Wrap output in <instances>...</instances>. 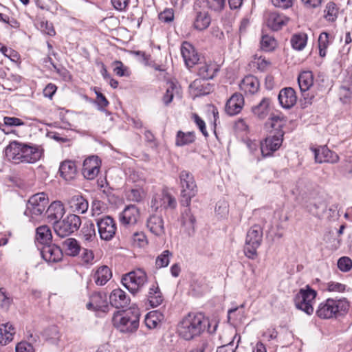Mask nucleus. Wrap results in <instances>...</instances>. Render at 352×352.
Returning <instances> with one entry per match:
<instances>
[{
  "instance_id": "obj_1",
  "label": "nucleus",
  "mask_w": 352,
  "mask_h": 352,
  "mask_svg": "<svg viewBox=\"0 0 352 352\" xmlns=\"http://www.w3.org/2000/svg\"><path fill=\"white\" fill-rule=\"evenodd\" d=\"M41 146L16 140L10 142L5 148L7 159L15 164H34L43 155Z\"/></svg>"
},
{
  "instance_id": "obj_2",
  "label": "nucleus",
  "mask_w": 352,
  "mask_h": 352,
  "mask_svg": "<svg viewBox=\"0 0 352 352\" xmlns=\"http://www.w3.org/2000/svg\"><path fill=\"white\" fill-rule=\"evenodd\" d=\"M179 179L181 184L180 204L182 206L186 207L182 215V223L184 226L188 227L192 231L195 230V224L196 219L192 214L189 206L191 199L196 196L197 188L194 179V177L188 170H182L179 173Z\"/></svg>"
},
{
  "instance_id": "obj_3",
  "label": "nucleus",
  "mask_w": 352,
  "mask_h": 352,
  "mask_svg": "<svg viewBox=\"0 0 352 352\" xmlns=\"http://www.w3.org/2000/svg\"><path fill=\"white\" fill-rule=\"evenodd\" d=\"M217 324L210 329V320L202 313H189L178 325L179 336L185 340H191L207 330L210 333H214Z\"/></svg>"
},
{
  "instance_id": "obj_4",
  "label": "nucleus",
  "mask_w": 352,
  "mask_h": 352,
  "mask_svg": "<svg viewBox=\"0 0 352 352\" xmlns=\"http://www.w3.org/2000/svg\"><path fill=\"white\" fill-rule=\"evenodd\" d=\"M269 120L273 131L271 132L272 135L260 142V150L263 157L270 156L281 146L285 134L283 129L286 125L287 118L280 115H272Z\"/></svg>"
},
{
  "instance_id": "obj_5",
  "label": "nucleus",
  "mask_w": 352,
  "mask_h": 352,
  "mask_svg": "<svg viewBox=\"0 0 352 352\" xmlns=\"http://www.w3.org/2000/svg\"><path fill=\"white\" fill-rule=\"evenodd\" d=\"M140 313L137 307L117 311L112 318L113 326L122 333H133L139 327Z\"/></svg>"
},
{
  "instance_id": "obj_6",
  "label": "nucleus",
  "mask_w": 352,
  "mask_h": 352,
  "mask_svg": "<svg viewBox=\"0 0 352 352\" xmlns=\"http://www.w3.org/2000/svg\"><path fill=\"white\" fill-rule=\"evenodd\" d=\"M349 307V302L345 298H329L319 304L316 314L321 319L337 318L344 316L348 312Z\"/></svg>"
},
{
  "instance_id": "obj_7",
  "label": "nucleus",
  "mask_w": 352,
  "mask_h": 352,
  "mask_svg": "<svg viewBox=\"0 0 352 352\" xmlns=\"http://www.w3.org/2000/svg\"><path fill=\"white\" fill-rule=\"evenodd\" d=\"M317 294V292L309 285L300 289L294 298L296 307L307 315H311L314 313L313 302L315 300Z\"/></svg>"
},
{
  "instance_id": "obj_8",
  "label": "nucleus",
  "mask_w": 352,
  "mask_h": 352,
  "mask_svg": "<svg viewBox=\"0 0 352 352\" xmlns=\"http://www.w3.org/2000/svg\"><path fill=\"white\" fill-rule=\"evenodd\" d=\"M263 238V230L258 226L254 225L248 231L244 246L245 255L250 258L254 259L257 256V249L261 245Z\"/></svg>"
},
{
  "instance_id": "obj_9",
  "label": "nucleus",
  "mask_w": 352,
  "mask_h": 352,
  "mask_svg": "<svg viewBox=\"0 0 352 352\" xmlns=\"http://www.w3.org/2000/svg\"><path fill=\"white\" fill-rule=\"evenodd\" d=\"M80 225L81 219L75 214H69L63 220L53 223L54 232L61 238L68 236L77 231Z\"/></svg>"
},
{
  "instance_id": "obj_10",
  "label": "nucleus",
  "mask_w": 352,
  "mask_h": 352,
  "mask_svg": "<svg viewBox=\"0 0 352 352\" xmlns=\"http://www.w3.org/2000/svg\"><path fill=\"white\" fill-rule=\"evenodd\" d=\"M121 282L129 292L135 295L147 282V275L142 269L138 268L123 275Z\"/></svg>"
},
{
  "instance_id": "obj_11",
  "label": "nucleus",
  "mask_w": 352,
  "mask_h": 352,
  "mask_svg": "<svg viewBox=\"0 0 352 352\" xmlns=\"http://www.w3.org/2000/svg\"><path fill=\"white\" fill-rule=\"evenodd\" d=\"M48 203V197L45 192L36 193L28 199L24 214L27 216H40L45 210Z\"/></svg>"
},
{
  "instance_id": "obj_12",
  "label": "nucleus",
  "mask_w": 352,
  "mask_h": 352,
  "mask_svg": "<svg viewBox=\"0 0 352 352\" xmlns=\"http://www.w3.org/2000/svg\"><path fill=\"white\" fill-rule=\"evenodd\" d=\"M98 234L102 240H111L116 232L117 226L115 220L109 215H104L95 219Z\"/></svg>"
},
{
  "instance_id": "obj_13",
  "label": "nucleus",
  "mask_w": 352,
  "mask_h": 352,
  "mask_svg": "<svg viewBox=\"0 0 352 352\" xmlns=\"http://www.w3.org/2000/svg\"><path fill=\"white\" fill-rule=\"evenodd\" d=\"M193 12L195 13L193 28L199 31L207 29L211 23V17L208 12L200 5L196 6V1L193 5Z\"/></svg>"
},
{
  "instance_id": "obj_14",
  "label": "nucleus",
  "mask_w": 352,
  "mask_h": 352,
  "mask_svg": "<svg viewBox=\"0 0 352 352\" xmlns=\"http://www.w3.org/2000/svg\"><path fill=\"white\" fill-rule=\"evenodd\" d=\"M42 258L48 263H57L62 260L63 254L61 248L50 243L41 248Z\"/></svg>"
},
{
  "instance_id": "obj_15",
  "label": "nucleus",
  "mask_w": 352,
  "mask_h": 352,
  "mask_svg": "<svg viewBox=\"0 0 352 352\" xmlns=\"http://www.w3.org/2000/svg\"><path fill=\"white\" fill-rule=\"evenodd\" d=\"M181 54L187 67H192L198 63L199 56L194 46L188 41H184L181 46Z\"/></svg>"
},
{
  "instance_id": "obj_16",
  "label": "nucleus",
  "mask_w": 352,
  "mask_h": 352,
  "mask_svg": "<svg viewBox=\"0 0 352 352\" xmlns=\"http://www.w3.org/2000/svg\"><path fill=\"white\" fill-rule=\"evenodd\" d=\"M280 105L286 109L294 107L297 101V96L295 90L292 87L282 89L278 96Z\"/></svg>"
},
{
  "instance_id": "obj_17",
  "label": "nucleus",
  "mask_w": 352,
  "mask_h": 352,
  "mask_svg": "<svg viewBox=\"0 0 352 352\" xmlns=\"http://www.w3.org/2000/svg\"><path fill=\"white\" fill-rule=\"evenodd\" d=\"M315 161L317 163H336L339 160L338 154L329 150L326 146L314 150Z\"/></svg>"
},
{
  "instance_id": "obj_18",
  "label": "nucleus",
  "mask_w": 352,
  "mask_h": 352,
  "mask_svg": "<svg viewBox=\"0 0 352 352\" xmlns=\"http://www.w3.org/2000/svg\"><path fill=\"white\" fill-rule=\"evenodd\" d=\"M109 302L112 307L116 309L126 307L131 302L130 297L120 288L113 289L109 295Z\"/></svg>"
},
{
  "instance_id": "obj_19",
  "label": "nucleus",
  "mask_w": 352,
  "mask_h": 352,
  "mask_svg": "<svg viewBox=\"0 0 352 352\" xmlns=\"http://www.w3.org/2000/svg\"><path fill=\"white\" fill-rule=\"evenodd\" d=\"M244 105V98L241 94L235 93L226 104V112L230 116L239 113Z\"/></svg>"
},
{
  "instance_id": "obj_20",
  "label": "nucleus",
  "mask_w": 352,
  "mask_h": 352,
  "mask_svg": "<svg viewBox=\"0 0 352 352\" xmlns=\"http://www.w3.org/2000/svg\"><path fill=\"white\" fill-rule=\"evenodd\" d=\"M99 170L100 166L97 158L91 157L84 161L82 172L87 179H94L98 175Z\"/></svg>"
},
{
  "instance_id": "obj_21",
  "label": "nucleus",
  "mask_w": 352,
  "mask_h": 352,
  "mask_svg": "<svg viewBox=\"0 0 352 352\" xmlns=\"http://www.w3.org/2000/svg\"><path fill=\"white\" fill-rule=\"evenodd\" d=\"M140 212L138 208L135 205H129L125 207L124 210L120 214V221L122 224H135L139 217Z\"/></svg>"
},
{
  "instance_id": "obj_22",
  "label": "nucleus",
  "mask_w": 352,
  "mask_h": 352,
  "mask_svg": "<svg viewBox=\"0 0 352 352\" xmlns=\"http://www.w3.org/2000/svg\"><path fill=\"white\" fill-rule=\"evenodd\" d=\"M65 208L60 201L52 202L47 208L45 213L49 221H59L65 214Z\"/></svg>"
},
{
  "instance_id": "obj_23",
  "label": "nucleus",
  "mask_w": 352,
  "mask_h": 352,
  "mask_svg": "<svg viewBox=\"0 0 352 352\" xmlns=\"http://www.w3.org/2000/svg\"><path fill=\"white\" fill-rule=\"evenodd\" d=\"M146 226L150 232L156 236H161L165 232L164 220L161 216L151 215L147 219Z\"/></svg>"
},
{
  "instance_id": "obj_24",
  "label": "nucleus",
  "mask_w": 352,
  "mask_h": 352,
  "mask_svg": "<svg viewBox=\"0 0 352 352\" xmlns=\"http://www.w3.org/2000/svg\"><path fill=\"white\" fill-rule=\"evenodd\" d=\"M68 204L74 212L79 214L85 213L89 208L87 200L80 195L72 197L68 201Z\"/></svg>"
},
{
  "instance_id": "obj_25",
  "label": "nucleus",
  "mask_w": 352,
  "mask_h": 352,
  "mask_svg": "<svg viewBox=\"0 0 352 352\" xmlns=\"http://www.w3.org/2000/svg\"><path fill=\"white\" fill-rule=\"evenodd\" d=\"M241 90L245 93L250 94H256L260 87L258 79L252 75L246 76L241 82L239 85Z\"/></svg>"
},
{
  "instance_id": "obj_26",
  "label": "nucleus",
  "mask_w": 352,
  "mask_h": 352,
  "mask_svg": "<svg viewBox=\"0 0 352 352\" xmlns=\"http://www.w3.org/2000/svg\"><path fill=\"white\" fill-rule=\"evenodd\" d=\"M146 300L152 308L157 307L162 303L164 296L157 283L149 288Z\"/></svg>"
},
{
  "instance_id": "obj_27",
  "label": "nucleus",
  "mask_w": 352,
  "mask_h": 352,
  "mask_svg": "<svg viewBox=\"0 0 352 352\" xmlns=\"http://www.w3.org/2000/svg\"><path fill=\"white\" fill-rule=\"evenodd\" d=\"M60 176L67 181L73 179L77 173V168L74 162L66 160L63 162L59 167Z\"/></svg>"
},
{
  "instance_id": "obj_28",
  "label": "nucleus",
  "mask_w": 352,
  "mask_h": 352,
  "mask_svg": "<svg viewBox=\"0 0 352 352\" xmlns=\"http://www.w3.org/2000/svg\"><path fill=\"white\" fill-rule=\"evenodd\" d=\"M93 303L95 305V311L107 313L109 306L107 302V295L105 293L96 292L91 296Z\"/></svg>"
},
{
  "instance_id": "obj_29",
  "label": "nucleus",
  "mask_w": 352,
  "mask_h": 352,
  "mask_svg": "<svg viewBox=\"0 0 352 352\" xmlns=\"http://www.w3.org/2000/svg\"><path fill=\"white\" fill-rule=\"evenodd\" d=\"M36 241L45 246L52 242V234L51 230L47 226H41L36 229Z\"/></svg>"
},
{
  "instance_id": "obj_30",
  "label": "nucleus",
  "mask_w": 352,
  "mask_h": 352,
  "mask_svg": "<svg viewBox=\"0 0 352 352\" xmlns=\"http://www.w3.org/2000/svg\"><path fill=\"white\" fill-rule=\"evenodd\" d=\"M111 277V271L107 265L100 266L94 275L96 284L100 286L105 285Z\"/></svg>"
},
{
  "instance_id": "obj_31",
  "label": "nucleus",
  "mask_w": 352,
  "mask_h": 352,
  "mask_svg": "<svg viewBox=\"0 0 352 352\" xmlns=\"http://www.w3.org/2000/svg\"><path fill=\"white\" fill-rule=\"evenodd\" d=\"M208 80L196 79L191 84L190 87L197 91L198 96H206L213 91V85L207 82Z\"/></svg>"
},
{
  "instance_id": "obj_32",
  "label": "nucleus",
  "mask_w": 352,
  "mask_h": 352,
  "mask_svg": "<svg viewBox=\"0 0 352 352\" xmlns=\"http://www.w3.org/2000/svg\"><path fill=\"white\" fill-rule=\"evenodd\" d=\"M271 100L269 98H263L256 105L252 107V111L260 119H264L269 113Z\"/></svg>"
},
{
  "instance_id": "obj_33",
  "label": "nucleus",
  "mask_w": 352,
  "mask_h": 352,
  "mask_svg": "<svg viewBox=\"0 0 352 352\" xmlns=\"http://www.w3.org/2000/svg\"><path fill=\"white\" fill-rule=\"evenodd\" d=\"M2 327H0V344L6 345L13 340V336L15 334V329L13 325L7 322L2 324Z\"/></svg>"
},
{
  "instance_id": "obj_34",
  "label": "nucleus",
  "mask_w": 352,
  "mask_h": 352,
  "mask_svg": "<svg viewBox=\"0 0 352 352\" xmlns=\"http://www.w3.org/2000/svg\"><path fill=\"white\" fill-rule=\"evenodd\" d=\"M196 6L200 5L204 9H209L214 12H219L225 7L226 0H196Z\"/></svg>"
},
{
  "instance_id": "obj_35",
  "label": "nucleus",
  "mask_w": 352,
  "mask_h": 352,
  "mask_svg": "<svg viewBox=\"0 0 352 352\" xmlns=\"http://www.w3.org/2000/svg\"><path fill=\"white\" fill-rule=\"evenodd\" d=\"M287 20L285 16L273 12L270 14L267 19V26L274 31H278L284 26Z\"/></svg>"
},
{
  "instance_id": "obj_36",
  "label": "nucleus",
  "mask_w": 352,
  "mask_h": 352,
  "mask_svg": "<svg viewBox=\"0 0 352 352\" xmlns=\"http://www.w3.org/2000/svg\"><path fill=\"white\" fill-rule=\"evenodd\" d=\"M82 239L88 242L94 241L96 239L95 223L91 221H86L81 229Z\"/></svg>"
},
{
  "instance_id": "obj_37",
  "label": "nucleus",
  "mask_w": 352,
  "mask_h": 352,
  "mask_svg": "<svg viewBox=\"0 0 352 352\" xmlns=\"http://www.w3.org/2000/svg\"><path fill=\"white\" fill-rule=\"evenodd\" d=\"M298 82L300 91L310 89L314 84V75L311 71H304L298 77Z\"/></svg>"
},
{
  "instance_id": "obj_38",
  "label": "nucleus",
  "mask_w": 352,
  "mask_h": 352,
  "mask_svg": "<svg viewBox=\"0 0 352 352\" xmlns=\"http://www.w3.org/2000/svg\"><path fill=\"white\" fill-rule=\"evenodd\" d=\"M307 34L304 32L296 33L292 35L290 43L293 49L301 51L307 43Z\"/></svg>"
},
{
  "instance_id": "obj_39",
  "label": "nucleus",
  "mask_w": 352,
  "mask_h": 352,
  "mask_svg": "<svg viewBox=\"0 0 352 352\" xmlns=\"http://www.w3.org/2000/svg\"><path fill=\"white\" fill-rule=\"evenodd\" d=\"M63 245L65 248L66 254L71 256H77L81 250L78 241L74 238L67 239L63 241Z\"/></svg>"
},
{
  "instance_id": "obj_40",
  "label": "nucleus",
  "mask_w": 352,
  "mask_h": 352,
  "mask_svg": "<svg viewBox=\"0 0 352 352\" xmlns=\"http://www.w3.org/2000/svg\"><path fill=\"white\" fill-rule=\"evenodd\" d=\"M195 140V135L194 132L184 133L178 131L175 138V145L177 146H183L194 142Z\"/></svg>"
},
{
  "instance_id": "obj_41",
  "label": "nucleus",
  "mask_w": 352,
  "mask_h": 352,
  "mask_svg": "<svg viewBox=\"0 0 352 352\" xmlns=\"http://www.w3.org/2000/svg\"><path fill=\"white\" fill-rule=\"evenodd\" d=\"M164 318V315L159 311H150L145 318L146 326L149 329H154Z\"/></svg>"
},
{
  "instance_id": "obj_42",
  "label": "nucleus",
  "mask_w": 352,
  "mask_h": 352,
  "mask_svg": "<svg viewBox=\"0 0 352 352\" xmlns=\"http://www.w3.org/2000/svg\"><path fill=\"white\" fill-rule=\"evenodd\" d=\"M309 212L318 218L324 217L327 212V205L324 201L311 204L309 206Z\"/></svg>"
},
{
  "instance_id": "obj_43",
  "label": "nucleus",
  "mask_w": 352,
  "mask_h": 352,
  "mask_svg": "<svg viewBox=\"0 0 352 352\" xmlns=\"http://www.w3.org/2000/svg\"><path fill=\"white\" fill-rule=\"evenodd\" d=\"M219 71L217 67L211 68L210 65L204 64L198 69V75L201 79L210 80L212 79Z\"/></svg>"
},
{
  "instance_id": "obj_44",
  "label": "nucleus",
  "mask_w": 352,
  "mask_h": 352,
  "mask_svg": "<svg viewBox=\"0 0 352 352\" xmlns=\"http://www.w3.org/2000/svg\"><path fill=\"white\" fill-rule=\"evenodd\" d=\"M324 12L326 20L333 22L338 17V8L335 3L329 1L327 3Z\"/></svg>"
},
{
  "instance_id": "obj_45",
  "label": "nucleus",
  "mask_w": 352,
  "mask_h": 352,
  "mask_svg": "<svg viewBox=\"0 0 352 352\" xmlns=\"http://www.w3.org/2000/svg\"><path fill=\"white\" fill-rule=\"evenodd\" d=\"M329 38V34L326 32H322L319 35L318 42L319 55L320 57H324L326 56V50L330 43Z\"/></svg>"
},
{
  "instance_id": "obj_46",
  "label": "nucleus",
  "mask_w": 352,
  "mask_h": 352,
  "mask_svg": "<svg viewBox=\"0 0 352 352\" xmlns=\"http://www.w3.org/2000/svg\"><path fill=\"white\" fill-rule=\"evenodd\" d=\"M45 339L52 344H56L59 340V331L57 326H50L44 331Z\"/></svg>"
},
{
  "instance_id": "obj_47",
  "label": "nucleus",
  "mask_w": 352,
  "mask_h": 352,
  "mask_svg": "<svg viewBox=\"0 0 352 352\" xmlns=\"http://www.w3.org/2000/svg\"><path fill=\"white\" fill-rule=\"evenodd\" d=\"M113 72L114 73L120 77L126 76L129 77L131 75V72L129 68L124 65L122 61L115 60L113 62Z\"/></svg>"
},
{
  "instance_id": "obj_48",
  "label": "nucleus",
  "mask_w": 352,
  "mask_h": 352,
  "mask_svg": "<svg viewBox=\"0 0 352 352\" xmlns=\"http://www.w3.org/2000/svg\"><path fill=\"white\" fill-rule=\"evenodd\" d=\"M96 95V100L95 103L97 104L99 111L105 112L107 115H110V112L105 110L104 108L109 104L107 98L99 91H95Z\"/></svg>"
},
{
  "instance_id": "obj_49",
  "label": "nucleus",
  "mask_w": 352,
  "mask_h": 352,
  "mask_svg": "<svg viewBox=\"0 0 352 352\" xmlns=\"http://www.w3.org/2000/svg\"><path fill=\"white\" fill-rule=\"evenodd\" d=\"M172 253L169 250H164L159 255L155 260V265L157 268H162L167 267L170 263V256Z\"/></svg>"
},
{
  "instance_id": "obj_50",
  "label": "nucleus",
  "mask_w": 352,
  "mask_h": 352,
  "mask_svg": "<svg viewBox=\"0 0 352 352\" xmlns=\"http://www.w3.org/2000/svg\"><path fill=\"white\" fill-rule=\"evenodd\" d=\"M300 91L302 95V98L300 100V106L302 109H305L309 105L312 104L315 96L310 89Z\"/></svg>"
},
{
  "instance_id": "obj_51",
  "label": "nucleus",
  "mask_w": 352,
  "mask_h": 352,
  "mask_svg": "<svg viewBox=\"0 0 352 352\" xmlns=\"http://www.w3.org/2000/svg\"><path fill=\"white\" fill-rule=\"evenodd\" d=\"M144 190L142 188H133L127 192V199L133 202H140L144 198Z\"/></svg>"
},
{
  "instance_id": "obj_52",
  "label": "nucleus",
  "mask_w": 352,
  "mask_h": 352,
  "mask_svg": "<svg viewBox=\"0 0 352 352\" xmlns=\"http://www.w3.org/2000/svg\"><path fill=\"white\" fill-rule=\"evenodd\" d=\"M276 46L275 39L268 35H263L261 41V47L263 50L270 52L273 50Z\"/></svg>"
},
{
  "instance_id": "obj_53",
  "label": "nucleus",
  "mask_w": 352,
  "mask_h": 352,
  "mask_svg": "<svg viewBox=\"0 0 352 352\" xmlns=\"http://www.w3.org/2000/svg\"><path fill=\"white\" fill-rule=\"evenodd\" d=\"M0 302L1 307L6 309L9 308L12 302V298L3 287H0Z\"/></svg>"
},
{
  "instance_id": "obj_54",
  "label": "nucleus",
  "mask_w": 352,
  "mask_h": 352,
  "mask_svg": "<svg viewBox=\"0 0 352 352\" xmlns=\"http://www.w3.org/2000/svg\"><path fill=\"white\" fill-rule=\"evenodd\" d=\"M338 267L344 272H349L352 268V261L347 256H342L338 261Z\"/></svg>"
},
{
  "instance_id": "obj_55",
  "label": "nucleus",
  "mask_w": 352,
  "mask_h": 352,
  "mask_svg": "<svg viewBox=\"0 0 352 352\" xmlns=\"http://www.w3.org/2000/svg\"><path fill=\"white\" fill-rule=\"evenodd\" d=\"M159 19L166 23H169L174 20V10L172 8H166L159 14Z\"/></svg>"
},
{
  "instance_id": "obj_56",
  "label": "nucleus",
  "mask_w": 352,
  "mask_h": 352,
  "mask_svg": "<svg viewBox=\"0 0 352 352\" xmlns=\"http://www.w3.org/2000/svg\"><path fill=\"white\" fill-rule=\"evenodd\" d=\"M16 352H35L34 347L31 342L22 340L19 342L15 347Z\"/></svg>"
},
{
  "instance_id": "obj_57",
  "label": "nucleus",
  "mask_w": 352,
  "mask_h": 352,
  "mask_svg": "<svg viewBox=\"0 0 352 352\" xmlns=\"http://www.w3.org/2000/svg\"><path fill=\"white\" fill-rule=\"evenodd\" d=\"M4 124L7 126H19L24 125V122L15 117H4Z\"/></svg>"
},
{
  "instance_id": "obj_58",
  "label": "nucleus",
  "mask_w": 352,
  "mask_h": 352,
  "mask_svg": "<svg viewBox=\"0 0 352 352\" xmlns=\"http://www.w3.org/2000/svg\"><path fill=\"white\" fill-rule=\"evenodd\" d=\"M271 1L275 7L286 10L292 7L294 0H271Z\"/></svg>"
},
{
  "instance_id": "obj_59",
  "label": "nucleus",
  "mask_w": 352,
  "mask_h": 352,
  "mask_svg": "<svg viewBox=\"0 0 352 352\" xmlns=\"http://www.w3.org/2000/svg\"><path fill=\"white\" fill-rule=\"evenodd\" d=\"M342 91H346L344 95L346 98H350L352 94V78L349 77L346 80L343 82V84L340 86Z\"/></svg>"
},
{
  "instance_id": "obj_60",
  "label": "nucleus",
  "mask_w": 352,
  "mask_h": 352,
  "mask_svg": "<svg viewBox=\"0 0 352 352\" xmlns=\"http://www.w3.org/2000/svg\"><path fill=\"white\" fill-rule=\"evenodd\" d=\"M192 117L200 131L202 133L204 137L207 138L208 136V133L206 131L205 122L196 113H194Z\"/></svg>"
},
{
  "instance_id": "obj_61",
  "label": "nucleus",
  "mask_w": 352,
  "mask_h": 352,
  "mask_svg": "<svg viewBox=\"0 0 352 352\" xmlns=\"http://www.w3.org/2000/svg\"><path fill=\"white\" fill-rule=\"evenodd\" d=\"M130 0H111V4L114 9L122 12L126 10L129 6Z\"/></svg>"
},
{
  "instance_id": "obj_62",
  "label": "nucleus",
  "mask_w": 352,
  "mask_h": 352,
  "mask_svg": "<svg viewBox=\"0 0 352 352\" xmlns=\"http://www.w3.org/2000/svg\"><path fill=\"white\" fill-rule=\"evenodd\" d=\"M133 239L135 243H138V245L140 247H143L144 245L147 244L146 236L142 232L134 233Z\"/></svg>"
},
{
  "instance_id": "obj_63",
  "label": "nucleus",
  "mask_w": 352,
  "mask_h": 352,
  "mask_svg": "<svg viewBox=\"0 0 352 352\" xmlns=\"http://www.w3.org/2000/svg\"><path fill=\"white\" fill-rule=\"evenodd\" d=\"M346 289V285L340 283L329 282L327 285L329 292H343Z\"/></svg>"
},
{
  "instance_id": "obj_64",
  "label": "nucleus",
  "mask_w": 352,
  "mask_h": 352,
  "mask_svg": "<svg viewBox=\"0 0 352 352\" xmlns=\"http://www.w3.org/2000/svg\"><path fill=\"white\" fill-rule=\"evenodd\" d=\"M57 89V87L52 83H49L46 85L45 89H43V96L46 98H49L50 99L52 98L53 96L56 93Z\"/></svg>"
}]
</instances>
